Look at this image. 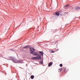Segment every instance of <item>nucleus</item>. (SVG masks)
I'll return each mask as SVG.
<instances>
[{
    "instance_id": "20e7f679",
    "label": "nucleus",
    "mask_w": 80,
    "mask_h": 80,
    "mask_svg": "<svg viewBox=\"0 0 80 80\" xmlns=\"http://www.w3.org/2000/svg\"><path fill=\"white\" fill-rule=\"evenodd\" d=\"M12 62L14 63H18V61L16 59H13Z\"/></svg>"
},
{
    "instance_id": "ddd939ff",
    "label": "nucleus",
    "mask_w": 80,
    "mask_h": 80,
    "mask_svg": "<svg viewBox=\"0 0 80 80\" xmlns=\"http://www.w3.org/2000/svg\"><path fill=\"white\" fill-rule=\"evenodd\" d=\"M60 67H63V65L62 64H60Z\"/></svg>"
},
{
    "instance_id": "2eb2a0df",
    "label": "nucleus",
    "mask_w": 80,
    "mask_h": 80,
    "mask_svg": "<svg viewBox=\"0 0 80 80\" xmlns=\"http://www.w3.org/2000/svg\"><path fill=\"white\" fill-rule=\"evenodd\" d=\"M42 61H40V63L41 64H42Z\"/></svg>"
},
{
    "instance_id": "7ed1b4c3",
    "label": "nucleus",
    "mask_w": 80,
    "mask_h": 80,
    "mask_svg": "<svg viewBox=\"0 0 80 80\" xmlns=\"http://www.w3.org/2000/svg\"><path fill=\"white\" fill-rule=\"evenodd\" d=\"M32 54L33 55H35V56L39 55V53L38 52H33L32 53Z\"/></svg>"
},
{
    "instance_id": "f257e3e1",
    "label": "nucleus",
    "mask_w": 80,
    "mask_h": 80,
    "mask_svg": "<svg viewBox=\"0 0 80 80\" xmlns=\"http://www.w3.org/2000/svg\"><path fill=\"white\" fill-rule=\"evenodd\" d=\"M41 56L40 55L39 56H37L36 57H34L32 58V59L34 60H39V59H41Z\"/></svg>"
},
{
    "instance_id": "1a4fd4ad",
    "label": "nucleus",
    "mask_w": 80,
    "mask_h": 80,
    "mask_svg": "<svg viewBox=\"0 0 80 80\" xmlns=\"http://www.w3.org/2000/svg\"><path fill=\"white\" fill-rule=\"evenodd\" d=\"M39 53H41V55L42 56H43V52H42V51H39Z\"/></svg>"
},
{
    "instance_id": "4468645a",
    "label": "nucleus",
    "mask_w": 80,
    "mask_h": 80,
    "mask_svg": "<svg viewBox=\"0 0 80 80\" xmlns=\"http://www.w3.org/2000/svg\"><path fill=\"white\" fill-rule=\"evenodd\" d=\"M51 53H55V51H51Z\"/></svg>"
},
{
    "instance_id": "f8f14e48",
    "label": "nucleus",
    "mask_w": 80,
    "mask_h": 80,
    "mask_svg": "<svg viewBox=\"0 0 80 80\" xmlns=\"http://www.w3.org/2000/svg\"><path fill=\"white\" fill-rule=\"evenodd\" d=\"M31 79H33V78H34V76L32 75L31 77Z\"/></svg>"
},
{
    "instance_id": "f03ea898",
    "label": "nucleus",
    "mask_w": 80,
    "mask_h": 80,
    "mask_svg": "<svg viewBox=\"0 0 80 80\" xmlns=\"http://www.w3.org/2000/svg\"><path fill=\"white\" fill-rule=\"evenodd\" d=\"M35 50V49L32 48H31L30 49V51L31 53H33V52H34Z\"/></svg>"
},
{
    "instance_id": "423d86ee",
    "label": "nucleus",
    "mask_w": 80,
    "mask_h": 80,
    "mask_svg": "<svg viewBox=\"0 0 80 80\" xmlns=\"http://www.w3.org/2000/svg\"><path fill=\"white\" fill-rule=\"evenodd\" d=\"M79 9H80V8L79 7H76L75 8V10H79Z\"/></svg>"
},
{
    "instance_id": "39448f33",
    "label": "nucleus",
    "mask_w": 80,
    "mask_h": 80,
    "mask_svg": "<svg viewBox=\"0 0 80 80\" xmlns=\"http://www.w3.org/2000/svg\"><path fill=\"white\" fill-rule=\"evenodd\" d=\"M52 64H53V63L52 62H49L48 64V67H50L51 66H52Z\"/></svg>"
},
{
    "instance_id": "6e6552de",
    "label": "nucleus",
    "mask_w": 80,
    "mask_h": 80,
    "mask_svg": "<svg viewBox=\"0 0 80 80\" xmlns=\"http://www.w3.org/2000/svg\"><path fill=\"white\" fill-rule=\"evenodd\" d=\"M63 69V68H61L58 69V72H61L62 71V70Z\"/></svg>"
},
{
    "instance_id": "dca6fc26",
    "label": "nucleus",
    "mask_w": 80,
    "mask_h": 80,
    "mask_svg": "<svg viewBox=\"0 0 80 80\" xmlns=\"http://www.w3.org/2000/svg\"><path fill=\"white\" fill-rule=\"evenodd\" d=\"M58 12H60V11H59Z\"/></svg>"
},
{
    "instance_id": "9b49d317",
    "label": "nucleus",
    "mask_w": 80,
    "mask_h": 80,
    "mask_svg": "<svg viewBox=\"0 0 80 80\" xmlns=\"http://www.w3.org/2000/svg\"><path fill=\"white\" fill-rule=\"evenodd\" d=\"M69 7V5H67L65 6L64 8H68Z\"/></svg>"
},
{
    "instance_id": "9d476101",
    "label": "nucleus",
    "mask_w": 80,
    "mask_h": 80,
    "mask_svg": "<svg viewBox=\"0 0 80 80\" xmlns=\"http://www.w3.org/2000/svg\"><path fill=\"white\" fill-rule=\"evenodd\" d=\"M56 15H57V16H59V15H60V13L58 12H57L56 13Z\"/></svg>"
},
{
    "instance_id": "0eeeda50",
    "label": "nucleus",
    "mask_w": 80,
    "mask_h": 80,
    "mask_svg": "<svg viewBox=\"0 0 80 80\" xmlns=\"http://www.w3.org/2000/svg\"><path fill=\"white\" fill-rule=\"evenodd\" d=\"M30 47V46H26L25 47H24V48L27 49V48H29Z\"/></svg>"
}]
</instances>
